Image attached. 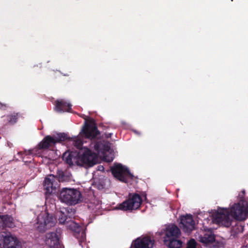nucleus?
Returning a JSON list of instances; mask_svg holds the SVG:
<instances>
[{
    "mask_svg": "<svg viewBox=\"0 0 248 248\" xmlns=\"http://www.w3.org/2000/svg\"><path fill=\"white\" fill-rule=\"evenodd\" d=\"M245 208L243 204L240 202L234 203L230 209L219 208L212 215L213 221L226 227L232 225L231 236L235 237L239 233L243 232L244 226L238 220H243L244 217Z\"/></svg>",
    "mask_w": 248,
    "mask_h": 248,
    "instance_id": "1",
    "label": "nucleus"
},
{
    "mask_svg": "<svg viewBox=\"0 0 248 248\" xmlns=\"http://www.w3.org/2000/svg\"><path fill=\"white\" fill-rule=\"evenodd\" d=\"M62 158L64 162L70 166L75 163L78 166L92 167L98 162L97 154L87 148H84L80 157L78 153L66 151L63 154Z\"/></svg>",
    "mask_w": 248,
    "mask_h": 248,
    "instance_id": "2",
    "label": "nucleus"
},
{
    "mask_svg": "<svg viewBox=\"0 0 248 248\" xmlns=\"http://www.w3.org/2000/svg\"><path fill=\"white\" fill-rule=\"evenodd\" d=\"M100 134L96 124L93 121L89 123H86L81 132L77 137L68 138L67 140H71L73 144L78 149H81L83 143V139L93 140Z\"/></svg>",
    "mask_w": 248,
    "mask_h": 248,
    "instance_id": "3",
    "label": "nucleus"
},
{
    "mask_svg": "<svg viewBox=\"0 0 248 248\" xmlns=\"http://www.w3.org/2000/svg\"><path fill=\"white\" fill-rule=\"evenodd\" d=\"M56 222V218L52 214L47 212H42L37 216L34 228L36 231L44 233L54 227Z\"/></svg>",
    "mask_w": 248,
    "mask_h": 248,
    "instance_id": "4",
    "label": "nucleus"
},
{
    "mask_svg": "<svg viewBox=\"0 0 248 248\" xmlns=\"http://www.w3.org/2000/svg\"><path fill=\"white\" fill-rule=\"evenodd\" d=\"M63 209L70 222V224L68 225L69 229L74 232V235L77 238L84 240L85 238L84 228L72 220V219L75 218L76 210L70 207Z\"/></svg>",
    "mask_w": 248,
    "mask_h": 248,
    "instance_id": "5",
    "label": "nucleus"
},
{
    "mask_svg": "<svg viewBox=\"0 0 248 248\" xmlns=\"http://www.w3.org/2000/svg\"><path fill=\"white\" fill-rule=\"evenodd\" d=\"M81 194L76 189L64 187L61 190L59 199L61 201L69 205H75L81 201Z\"/></svg>",
    "mask_w": 248,
    "mask_h": 248,
    "instance_id": "6",
    "label": "nucleus"
},
{
    "mask_svg": "<svg viewBox=\"0 0 248 248\" xmlns=\"http://www.w3.org/2000/svg\"><path fill=\"white\" fill-rule=\"evenodd\" d=\"M142 202L141 197L136 193H129L127 198L118 205V209L124 211H132L140 208Z\"/></svg>",
    "mask_w": 248,
    "mask_h": 248,
    "instance_id": "7",
    "label": "nucleus"
},
{
    "mask_svg": "<svg viewBox=\"0 0 248 248\" xmlns=\"http://www.w3.org/2000/svg\"><path fill=\"white\" fill-rule=\"evenodd\" d=\"M67 136L64 133H60L55 137L48 135L39 143L38 148L41 150H54L57 143H61L62 141L67 140Z\"/></svg>",
    "mask_w": 248,
    "mask_h": 248,
    "instance_id": "8",
    "label": "nucleus"
},
{
    "mask_svg": "<svg viewBox=\"0 0 248 248\" xmlns=\"http://www.w3.org/2000/svg\"><path fill=\"white\" fill-rule=\"evenodd\" d=\"M110 171L114 177L121 182L127 183L128 179L133 177L128 169L121 164L114 165L111 167Z\"/></svg>",
    "mask_w": 248,
    "mask_h": 248,
    "instance_id": "9",
    "label": "nucleus"
},
{
    "mask_svg": "<svg viewBox=\"0 0 248 248\" xmlns=\"http://www.w3.org/2000/svg\"><path fill=\"white\" fill-rule=\"evenodd\" d=\"M1 248H21L19 241L10 232H2L0 234Z\"/></svg>",
    "mask_w": 248,
    "mask_h": 248,
    "instance_id": "10",
    "label": "nucleus"
},
{
    "mask_svg": "<svg viewBox=\"0 0 248 248\" xmlns=\"http://www.w3.org/2000/svg\"><path fill=\"white\" fill-rule=\"evenodd\" d=\"M59 187V184L56 177L50 174L45 178L44 183V189L46 196L55 194Z\"/></svg>",
    "mask_w": 248,
    "mask_h": 248,
    "instance_id": "11",
    "label": "nucleus"
},
{
    "mask_svg": "<svg viewBox=\"0 0 248 248\" xmlns=\"http://www.w3.org/2000/svg\"><path fill=\"white\" fill-rule=\"evenodd\" d=\"M195 223L191 215L182 216L180 217V227L185 232H190L195 229Z\"/></svg>",
    "mask_w": 248,
    "mask_h": 248,
    "instance_id": "12",
    "label": "nucleus"
},
{
    "mask_svg": "<svg viewBox=\"0 0 248 248\" xmlns=\"http://www.w3.org/2000/svg\"><path fill=\"white\" fill-rule=\"evenodd\" d=\"M45 245L49 248H59L60 239L55 232H49L45 235L44 240Z\"/></svg>",
    "mask_w": 248,
    "mask_h": 248,
    "instance_id": "13",
    "label": "nucleus"
},
{
    "mask_svg": "<svg viewBox=\"0 0 248 248\" xmlns=\"http://www.w3.org/2000/svg\"><path fill=\"white\" fill-rule=\"evenodd\" d=\"M155 240L150 236L139 237L133 242L134 248H153Z\"/></svg>",
    "mask_w": 248,
    "mask_h": 248,
    "instance_id": "14",
    "label": "nucleus"
},
{
    "mask_svg": "<svg viewBox=\"0 0 248 248\" xmlns=\"http://www.w3.org/2000/svg\"><path fill=\"white\" fill-rule=\"evenodd\" d=\"M165 236L164 240L170 239L171 238H179L181 235L180 229L174 224L168 225L164 230Z\"/></svg>",
    "mask_w": 248,
    "mask_h": 248,
    "instance_id": "15",
    "label": "nucleus"
},
{
    "mask_svg": "<svg viewBox=\"0 0 248 248\" xmlns=\"http://www.w3.org/2000/svg\"><path fill=\"white\" fill-rule=\"evenodd\" d=\"M199 241L205 246L213 243L216 240L215 236L212 231L205 232L198 237Z\"/></svg>",
    "mask_w": 248,
    "mask_h": 248,
    "instance_id": "16",
    "label": "nucleus"
},
{
    "mask_svg": "<svg viewBox=\"0 0 248 248\" xmlns=\"http://www.w3.org/2000/svg\"><path fill=\"white\" fill-rule=\"evenodd\" d=\"M20 117H22V115L20 113L13 112L11 114L3 116L1 118L4 125H13L17 122V120Z\"/></svg>",
    "mask_w": 248,
    "mask_h": 248,
    "instance_id": "17",
    "label": "nucleus"
},
{
    "mask_svg": "<svg viewBox=\"0 0 248 248\" xmlns=\"http://www.w3.org/2000/svg\"><path fill=\"white\" fill-rule=\"evenodd\" d=\"M14 226L13 217L9 215L0 216V228H13Z\"/></svg>",
    "mask_w": 248,
    "mask_h": 248,
    "instance_id": "18",
    "label": "nucleus"
},
{
    "mask_svg": "<svg viewBox=\"0 0 248 248\" xmlns=\"http://www.w3.org/2000/svg\"><path fill=\"white\" fill-rule=\"evenodd\" d=\"M164 243L169 248H180L182 246V242L179 238H171L164 240Z\"/></svg>",
    "mask_w": 248,
    "mask_h": 248,
    "instance_id": "19",
    "label": "nucleus"
},
{
    "mask_svg": "<svg viewBox=\"0 0 248 248\" xmlns=\"http://www.w3.org/2000/svg\"><path fill=\"white\" fill-rule=\"evenodd\" d=\"M56 108L59 112H69L71 109V105L63 100L57 101L56 103Z\"/></svg>",
    "mask_w": 248,
    "mask_h": 248,
    "instance_id": "20",
    "label": "nucleus"
},
{
    "mask_svg": "<svg viewBox=\"0 0 248 248\" xmlns=\"http://www.w3.org/2000/svg\"><path fill=\"white\" fill-rule=\"evenodd\" d=\"M57 181L58 183L60 182H69L71 179V174L62 170H58L57 172Z\"/></svg>",
    "mask_w": 248,
    "mask_h": 248,
    "instance_id": "21",
    "label": "nucleus"
},
{
    "mask_svg": "<svg viewBox=\"0 0 248 248\" xmlns=\"http://www.w3.org/2000/svg\"><path fill=\"white\" fill-rule=\"evenodd\" d=\"M93 148L98 153L104 151H109L110 146L108 143H103L101 141L95 142L93 145Z\"/></svg>",
    "mask_w": 248,
    "mask_h": 248,
    "instance_id": "22",
    "label": "nucleus"
},
{
    "mask_svg": "<svg viewBox=\"0 0 248 248\" xmlns=\"http://www.w3.org/2000/svg\"><path fill=\"white\" fill-rule=\"evenodd\" d=\"M58 221L59 223L62 224H67L68 225L70 224L68 218H67L66 215L64 213L63 209L59 213Z\"/></svg>",
    "mask_w": 248,
    "mask_h": 248,
    "instance_id": "23",
    "label": "nucleus"
},
{
    "mask_svg": "<svg viewBox=\"0 0 248 248\" xmlns=\"http://www.w3.org/2000/svg\"><path fill=\"white\" fill-rule=\"evenodd\" d=\"M197 243L194 239H191L187 243L186 248H196Z\"/></svg>",
    "mask_w": 248,
    "mask_h": 248,
    "instance_id": "24",
    "label": "nucleus"
},
{
    "mask_svg": "<svg viewBox=\"0 0 248 248\" xmlns=\"http://www.w3.org/2000/svg\"><path fill=\"white\" fill-rule=\"evenodd\" d=\"M9 107L8 104L2 103L0 102V109L6 110Z\"/></svg>",
    "mask_w": 248,
    "mask_h": 248,
    "instance_id": "25",
    "label": "nucleus"
},
{
    "mask_svg": "<svg viewBox=\"0 0 248 248\" xmlns=\"http://www.w3.org/2000/svg\"><path fill=\"white\" fill-rule=\"evenodd\" d=\"M111 135H112V134L110 133L105 134V136L107 138H111Z\"/></svg>",
    "mask_w": 248,
    "mask_h": 248,
    "instance_id": "26",
    "label": "nucleus"
},
{
    "mask_svg": "<svg viewBox=\"0 0 248 248\" xmlns=\"http://www.w3.org/2000/svg\"><path fill=\"white\" fill-rule=\"evenodd\" d=\"M104 169V168L103 166H98V170H103Z\"/></svg>",
    "mask_w": 248,
    "mask_h": 248,
    "instance_id": "27",
    "label": "nucleus"
},
{
    "mask_svg": "<svg viewBox=\"0 0 248 248\" xmlns=\"http://www.w3.org/2000/svg\"><path fill=\"white\" fill-rule=\"evenodd\" d=\"M145 198H146V194L144 195Z\"/></svg>",
    "mask_w": 248,
    "mask_h": 248,
    "instance_id": "28",
    "label": "nucleus"
}]
</instances>
